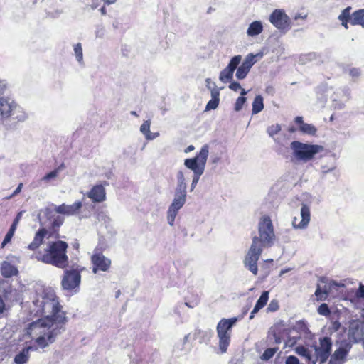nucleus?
Segmentation results:
<instances>
[{
	"label": "nucleus",
	"mask_w": 364,
	"mask_h": 364,
	"mask_svg": "<svg viewBox=\"0 0 364 364\" xmlns=\"http://www.w3.org/2000/svg\"><path fill=\"white\" fill-rule=\"evenodd\" d=\"M32 299L31 312L36 316L43 318L32 322L27 329V333L36 340L41 348H45L64 330L65 315L61 311L59 301L51 288L35 286Z\"/></svg>",
	"instance_id": "nucleus-1"
},
{
	"label": "nucleus",
	"mask_w": 364,
	"mask_h": 364,
	"mask_svg": "<svg viewBox=\"0 0 364 364\" xmlns=\"http://www.w3.org/2000/svg\"><path fill=\"white\" fill-rule=\"evenodd\" d=\"M68 244L61 240L50 242L43 252H38L35 256L38 261L63 269L68 266L66 255Z\"/></svg>",
	"instance_id": "nucleus-2"
},
{
	"label": "nucleus",
	"mask_w": 364,
	"mask_h": 364,
	"mask_svg": "<svg viewBox=\"0 0 364 364\" xmlns=\"http://www.w3.org/2000/svg\"><path fill=\"white\" fill-rule=\"evenodd\" d=\"M208 154L209 146L208 144H205L201 147L199 153L196 156V157L186 159L184 161L185 166L193 172V176L191 184V191H193L195 189L200 177L204 173Z\"/></svg>",
	"instance_id": "nucleus-3"
},
{
	"label": "nucleus",
	"mask_w": 364,
	"mask_h": 364,
	"mask_svg": "<svg viewBox=\"0 0 364 364\" xmlns=\"http://www.w3.org/2000/svg\"><path fill=\"white\" fill-rule=\"evenodd\" d=\"M11 117L18 122H24L28 118V115L14 100L6 97H1L0 124H4L6 121Z\"/></svg>",
	"instance_id": "nucleus-4"
},
{
	"label": "nucleus",
	"mask_w": 364,
	"mask_h": 364,
	"mask_svg": "<svg viewBox=\"0 0 364 364\" xmlns=\"http://www.w3.org/2000/svg\"><path fill=\"white\" fill-rule=\"evenodd\" d=\"M292 157L297 161L308 162L324 149L323 146L318 144L303 143L299 141H293L290 144Z\"/></svg>",
	"instance_id": "nucleus-5"
},
{
	"label": "nucleus",
	"mask_w": 364,
	"mask_h": 364,
	"mask_svg": "<svg viewBox=\"0 0 364 364\" xmlns=\"http://www.w3.org/2000/svg\"><path fill=\"white\" fill-rule=\"evenodd\" d=\"M186 197L187 185L176 184L173 199L166 213L167 223L170 226L173 227L174 225L176 217L179 210L186 203Z\"/></svg>",
	"instance_id": "nucleus-6"
},
{
	"label": "nucleus",
	"mask_w": 364,
	"mask_h": 364,
	"mask_svg": "<svg viewBox=\"0 0 364 364\" xmlns=\"http://www.w3.org/2000/svg\"><path fill=\"white\" fill-rule=\"evenodd\" d=\"M259 236H255L257 238L258 245L265 247L271 246L274 241L275 234L274 227L270 218L267 215H263L260 218L258 223Z\"/></svg>",
	"instance_id": "nucleus-7"
},
{
	"label": "nucleus",
	"mask_w": 364,
	"mask_h": 364,
	"mask_svg": "<svg viewBox=\"0 0 364 364\" xmlns=\"http://www.w3.org/2000/svg\"><path fill=\"white\" fill-rule=\"evenodd\" d=\"M237 321L236 317L223 318L217 325L216 331L219 339V348L223 353L227 351L230 342L232 328Z\"/></svg>",
	"instance_id": "nucleus-8"
},
{
	"label": "nucleus",
	"mask_w": 364,
	"mask_h": 364,
	"mask_svg": "<svg viewBox=\"0 0 364 364\" xmlns=\"http://www.w3.org/2000/svg\"><path fill=\"white\" fill-rule=\"evenodd\" d=\"M263 247H264L258 245L257 238H253L252 243L244 261L245 267L255 275L257 274V261L262 254Z\"/></svg>",
	"instance_id": "nucleus-9"
},
{
	"label": "nucleus",
	"mask_w": 364,
	"mask_h": 364,
	"mask_svg": "<svg viewBox=\"0 0 364 364\" xmlns=\"http://www.w3.org/2000/svg\"><path fill=\"white\" fill-rule=\"evenodd\" d=\"M269 21L279 31H287L291 28V19L283 9L274 10L269 15Z\"/></svg>",
	"instance_id": "nucleus-10"
},
{
	"label": "nucleus",
	"mask_w": 364,
	"mask_h": 364,
	"mask_svg": "<svg viewBox=\"0 0 364 364\" xmlns=\"http://www.w3.org/2000/svg\"><path fill=\"white\" fill-rule=\"evenodd\" d=\"M83 269H73L71 270H66L64 272L61 284L65 290H73L80 286L81 282L80 272Z\"/></svg>",
	"instance_id": "nucleus-11"
},
{
	"label": "nucleus",
	"mask_w": 364,
	"mask_h": 364,
	"mask_svg": "<svg viewBox=\"0 0 364 364\" xmlns=\"http://www.w3.org/2000/svg\"><path fill=\"white\" fill-rule=\"evenodd\" d=\"M343 284H338L334 281L326 282L324 279L320 280L317 284L315 296L318 301H325L329 294L338 287H343Z\"/></svg>",
	"instance_id": "nucleus-12"
},
{
	"label": "nucleus",
	"mask_w": 364,
	"mask_h": 364,
	"mask_svg": "<svg viewBox=\"0 0 364 364\" xmlns=\"http://www.w3.org/2000/svg\"><path fill=\"white\" fill-rule=\"evenodd\" d=\"M332 347L331 339L328 337H323L319 341V346H315L316 360L324 363L330 355Z\"/></svg>",
	"instance_id": "nucleus-13"
},
{
	"label": "nucleus",
	"mask_w": 364,
	"mask_h": 364,
	"mask_svg": "<svg viewBox=\"0 0 364 364\" xmlns=\"http://www.w3.org/2000/svg\"><path fill=\"white\" fill-rule=\"evenodd\" d=\"M242 60L240 55L231 58L228 65L220 73L219 80L223 83L230 82L233 78V73Z\"/></svg>",
	"instance_id": "nucleus-14"
},
{
	"label": "nucleus",
	"mask_w": 364,
	"mask_h": 364,
	"mask_svg": "<svg viewBox=\"0 0 364 364\" xmlns=\"http://www.w3.org/2000/svg\"><path fill=\"white\" fill-rule=\"evenodd\" d=\"M92 272H107L111 267V260L100 252H95L91 257Z\"/></svg>",
	"instance_id": "nucleus-15"
},
{
	"label": "nucleus",
	"mask_w": 364,
	"mask_h": 364,
	"mask_svg": "<svg viewBox=\"0 0 364 364\" xmlns=\"http://www.w3.org/2000/svg\"><path fill=\"white\" fill-rule=\"evenodd\" d=\"M348 338L355 343L363 341L364 344V321L353 320L350 322Z\"/></svg>",
	"instance_id": "nucleus-16"
},
{
	"label": "nucleus",
	"mask_w": 364,
	"mask_h": 364,
	"mask_svg": "<svg viewBox=\"0 0 364 364\" xmlns=\"http://www.w3.org/2000/svg\"><path fill=\"white\" fill-rule=\"evenodd\" d=\"M82 207V203L77 200L71 205L63 203L60 205H54V211L58 214H61L65 216H74L78 215Z\"/></svg>",
	"instance_id": "nucleus-17"
},
{
	"label": "nucleus",
	"mask_w": 364,
	"mask_h": 364,
	"mask_svg": "<svg viewBox=\"0 0 364 364\" xmlns=\"http://www.w3.org/2000/svg\"><path fill=\"white\" fill-rule=\"evenodd\" d=\"M300 215L301 220L299 221V219L294 217L292 220V226L294 229L304 230L307 228L310 222L311 214L309 206L304 204L301 208Z\"/></svg>",
	"instance_id": "nucleus-18"
},
{
	"label": "nucleus",
	"mask_w": 364,
	"mask_h": 364,
	"mask_svg": "<svg viewBox=\"0 0 364 364\" xmlns=\"http://www.w3.org/2000/svg\"><path fill=\"white\" fill-rule=\"evenodd\" d=\"M86 196L94 203H102L106 200V191L101 184L94 186Z\"/></svg>",
	"instance_id": "nucleus-19"
},
{
	"label": "nucleus",
	"mask_w": 364,
	"mask_h": 364,
	"mask_svg": "<svg viewBox=\"0 0 364 364\" xmlns=\"http://www.w3.org/2000/svg\"><path fill=\"white\" fill-rule=\"evenodd\" d=\"M48 231L45 228L39 229L33 240V241L28 245L27 248L30 250L34 251L37 250L41 244H43L45 237L46 236Z\"/></svg>",
	"instance_id": "nucleus-20"
},
{
	"label": "nucleus",
	"mask_w": 364,
	"mask_h": 364,
	"mask_svg": "<svg viewBox=\"0 0 364 364\" xmlns=\"http://www.w3.org/2000/svg\"><path fill=\"white\" fill-rule=\"evenodd\" d=\"M294 122L299 125V129L302 133L309 135H314L316 134V128L313 124L304 123L302 117H296Z\"/></svg>",
	"instance_id": "nucleus-21"
},
{
	"label": "nucleus",
	"mask_w": 364,
	"mask_h": 364,
	"mask_svg": "<svg viewBox=\"0 0 364 364\" xmlns=\"http://www.w3.org/2000/svg\"><path fill=\"white\" fill-rule=\"evenodd\" d=\"M348 350L343 348H338L331 355L329 364H343L347 355Z\"/></svg>",
	"instance_id": "nucleus-22"
},
{
	"label": "nucleus",
	"mask_w": 364,
	"mask_h": 364,
	"mask_svg": "<svg viewBox=\"0 0 364 364\" xmlns=\"http://www.w3.org/2000/svg\"><path fill=\"white\" fill-rule=\"evenodd\" d=\"M1 273L4 277L9 278L18 274L17 268L6 261L1 264Z\"/></svg>",
	"instance_id": "nucleus-23"
},
{
	"label": "nucleus",
	"mask_w": 364,
	"mask_h": 364,
	"mask_svg": "<svg viewBox=\"0 0 364 364\" xmlns=\"http://www.w3.org/2000/svg\"><path fill=\"white\" fill-rule=\"evenodd\" d=\"M150 127V120L144 121L140 127V132L145 136L146 140H154L159 136V132H151Z\"/></svg>",
	"instance_id": "nucleus-24"
},
{
	"label": "nucleus",
	"mask_w": 364,
	"mask_h": 364,
	"mask_svg": "<svg viewBox=\"0 0 364 364\" xmlns=\"http://www.w3.org/2000/svg\"><path fill=\"white\" fill-rule=\"evenodd\" d=\"M269 299V291H263L259 299L257 300L253 310L250 313V318H253L255 314L262 309L267 303Z\"/></svg>",
	"instance_id": "nucleus-25"
},
{
	"label": "nucleus",
	"mask_w": 364,
	"mask_h": 364,
	"mask_svg": "<svg viewBox=\"0 0 364 364\" xmlns=\"http://www.w3.org/2000/svg\"><path fill=\"white\" fill-rule=\"evenodd\" d=\"M263 57V53L259 52L257 54L249 53L245 58V60L242 63V65L250 70L251 68L258 60H261Z\"/></svg>",
	"instance_id": "nucleus-26"
},
{
	"label": "nucleus",
	"mask_w": 364,
	"mask_h": 364,
	"mask_svg": "<svg viewBox=\"0 0 364 364\" xmlns=\"http://www.w3.org/2000/svg\"><path fill=\"white\" fill-rule=\"evenodd\" d=\"M220 101V91L218 88H213L211 90V99L207 103L205 110L215 109Z\"/></svg>",
	"instance_id": "nucleus-27"
},
{
	"label": "nucleus",
	"mask_w": 364,
	"mask_h": 364,
	"mask_svg": "<svg viewBox=\"0 0 364 364\" xmlns=\"http://www.w3.org/2000/svg\"><path fill=\"white\" fill-rule=\"evenodd\" d=\"M263 31V25L259 21L252 22L247 30V35L250 37H255L259 35Z\"/></svg>",
	"instance_id": "nucleus-28"
},
{
	"label": "nucleus",
	"mask_w": 364,
	"mask_h": 364,
	"mask_svg": "<svg viewBox=\"0 0 364 364\" xmlns=\"http://www.w3.org/2000/svg\"><path fill=\"white\" fill-rule=\"evenodd\" d=\"M295 352L300 356L304 358L307 361L311 362L312 364H316V360L314 359V356L311 355L309 348L299 346L296 347Z\"/></svg>",
	"instance_id": "nucleus-29"
},
{
	"label": "nucleus",
	"mask_w": 364,
	"mask_h": 364,
	"mask_svg": "<svg viewBox=\"0 0 364 364\" xmlns=\"http://www.w3.org/2000/svg\"><path fill=\"white\" fill-rule=\"evenodd\" d=\"M350 23L353 26L360 25L364 28V9L357 10L353 13Z\"/></svg>",
	"instance_id": "nucleus-30"
},
{
	"label": "nucleus",
	"mask_w": 364,
	"mask_h": 364,
	"mask_svg": "<svg viewBox=\"0 0 364 364\" xmlns=\"http://www.w3.org/2000/svg\"><path fill=\"white\" fill-rule=\"evenodd\" d=\"M350 11H351V7L348 6L347 8H346L345 9H343L341 11V14L338 17V20L341 21V25L346 29L348 28V21H350V18H351Z\"/></svg>",
	"instance_id": "nucleus-31"
},
{
	"label": "nucleus",
	"mask_w": 364,
	"mask_h": 364,
	"mask_svg": "<svg viewBox=\"0 0 364 364\" xmlns=\"http://www.w3.org/2000/svg\"><path fill=\"white\" fill-rule=\"evenodd\" d=\"M31 347H27L23 348L18 354H17L14 358V361L17 364H24L29 358V350Z\"/></svg>",
	"instance_id": "nucleus-32"
},
{
	"label": "nucleus",
	"mask_w": 364,
	"mask_h": 364,
	"mask_svg": "<svg viewBox=\"0 0 364 364\" xmlns=\"http://www.w3.org/2000/svg\"><path fill=\"white\" fill-rule=\"evenodd\" d=\"M281 129L282 127L279 124H272L267 128V132L268 135L274 139L275 143H280L279 139L278 138H275L274 136L279 134Z\"/></svg>",
	"instance_id": "nucleus-33"
},
{
	"label": "nucleus",
	"mask_w": 364,
	"mask_h": 364,
	"mask_svg": "<svg viewBox=\"0 0 364 364\" xmlns=\"http://www.w3.org/2000/svg\"><path fill=\"white\" fill-rule=\"evenodd\" d=\"M264 108L263 97L261 95H257L252 102V114H256L260 112Z\"/></svg>",
	"instance_id": "nucleus-34"
},
{
	"label": "nucleus",
	"mask_w": 364,
	"mask_h": 364,
	"mask_svg": "<svg viewBox=\"0 0 364 364\" xmlns=\"http://www.w3.org/2000/svg\"><path fill=\"white\" fill-rule=\"evenodd\" d=\"M247 93L245 90H242V92L240 93V96L236 100V102L235 103L234 109L236 112H239L242 109L243 105L246 102V97H245L246 94Z\"/></svg>",
	"instance_id": "nucleus-35"
},
{
	"label": "nucleus",
	"mask_w": 364,
	"mask_h": 364,
	"mask_svg": "<svg viewBox=\"0 0 364 364\" xmlns=\"http://www.w3.org/2000/svg\"><path fill=\"white\" fill-rule=\"evenodd\" d=\"M73 50L77 61L81 65L83 64V53L82 44L80 43L75 44L73 46Z\"/></svg>",
	"instance_id": "nucleus-36"
},
{
	"label": "nucleus",
	"mask_w": 364,
	"mask_h": 364,
	"mask_svg": "<svg viewBox=\"0 0 364 364\" xmlns=\"http://www.w3.org/2000/svg\"><path fill=\"white\" fill-rule=\"evenodd\" d=\"M235 76L238 80H243L246 77L250 70L244 67L242 64L237 66Z\"/></svg>",
	"instance_id": "nucleus-37"
},
{
	"label": "nucleus",
	"mask_w": 364,
	"mask_h": 364,
	"mask_svg": "<svg viewBox=\"0 0 364 364\" xmlns=\"http://www.w3.org/2000/svg\"><path fill=\"white\" fill-rule=\"evenodd\" d=\"M107 31L102 24H98L95 26V35L96 38L102 39L105 37Z\"/></svg>",
	"instance_id": "nucleus-38"
},
{
	"label": "nucleus",
	"mask_w": 364,
	"mask_h": 364,
	"mask_svg": "<svg viewBox=\"0 0 364 364\" xmlns=\"http://www.w3.org/2000/svg\"><path fill=\"white\" fill-rule=\"evenodd\" d=\"M277 350V349L275 348H267V350H265V351L262 354V359L264 360H269L271 358H272L274 356Z\"/></svg>",
	"instance_id": "nucleus-39"
},
{
	"label": "nucleus",
	"mask_w": 364,
	"mask_h": 364,
	"mask_svg": "<svg viewBox=\"0 0 364 364\" xmlns=\"http://www.w3.org/2000/svg\"><path fill=\"white\" fill-rule=\"evenodd\" d=\"M64 223V218L61 215H56L53 217L51 222V226L53 228H59Z\"/></svg>",
	"instance_id": "nucleus-40"
},
{
	"label": "nucleus",
	"mask_w": 364,
	"mask_h": 364,
	"mask_svg": "<svg viewBox=\"0 0 364 364\" xmlns=\"http://www.w3.org/2000/svg\"><path fill=\"white\" fill-rule=\"evenodd\" d=\"M176 184L187 185L185 174L182 171H178L176 173Z\"/></svg>",
	"instance_id": "nucleus-41"
},
{
	"label": "nucleus",
	"mask_w": 364,
	"mask_h": 364,
	"mask_svg": "<svg viewBox=\"0 0 364 364\" xmlns=\"http://www.w3.org/2000/svg\"><path fill=\"white\" fill-rule=\"evenodd\" d=\"M58 174L57 173V171H55L54 170L50 171V173H47L42 178V181L48 182L51 180H53L58 177Z\"/></svg>",
	"instance_id": "nucleus-42"
},
{
	"label": "nucleus",
	"mask_w": 364,
	"mask_h": 364,
	"mask_svg": "<svg viewBox=\"0 0 364 364\" xmlns=\"http://www.w3.org/2000/svg\"><path fill=\"white\" fill-rule=\"evenodd\" d=\"M318 313L320 315L326 316L330 314V310L328 309V306L326 304H322L319 306L318 309Z\"/></svg>",
	"instance_id": "nucleus-43"
},
{
	"label": "nucleus",
	"mask_w": 364,
	"mask_h": 364,
	"mask_svg": "<svg viewBox=\"0 0 364 364\" xmlns=\"http://www.w3.org/2000/svg\"><path fill=\"white\" fill-rule=\"evenodd\" d=\"M348 73L352 77L357 78L360 75L361 71L359 68H351L348 70Z\"/></svg>",
	"instance_id": "nucleus-44"
},
{
	"label": "nucleus",
	"mask_w": 364,
	"mask_h": 364,
	"mask_svg": "<svg viewBox=\"0 0 364 364\" xmlns=\"http://www.w3.org/2000/svg\"><path fill=\"white\" fill-rule=\"evenodd\" d=\"M14 235V233L8 231V232L5 235V237L1 243V248H4L9 242H10Z\"/></svg>",
	"instance_id": "nucleus-45"
},
{
	"label": "nucleus",
	"mask_w": 364,
	"mask_h": 364,
	"mask_svg": "<svg viewBox=\"0 0 364 364\" xmlns=\"http://www.w3.org/2000/svg\"><path fill=\"white\" fill-rule=\"evenodd\" d=\"M229 88L235 92L240 91V92H242V90H244L237 82H231L229 85Z\"/></svg>",
	"instance_id": "nucleus-46"
},
{
	"label": "nucleus",
	"mask_w": 364,
	"mask_h": 364,
	"mask_svg": "<svg viewBox=\"0 0 364 364\" xmlns=\"http://www.w3.org/2000/svg\"><path fill=\"white\" fill-rule=\"evenodd\" d=\"M285 364H300V363L296 356L289 355L286 358Z\"/></svg>",
	"instance_id": "nucleus-47"
},
{
	"label": "nucleus",
	"mask_w": 364,
	"mask_h": 364,
	"mask_svg": "<svg viewBox=\"0 0 364 364\" xmlns=\"http://www.w3.org/2000/svg\"><path fill=\"white\" fill-rule=\"evenodd\" d=\"M278 309H279V305H278L277 301L272 300V301H271V302L269 303V304L267 307V311H270V312H273V311H277Z\"/></svg>",
	"instance_id": "nucleus-48"
},
{
	"label": "nucleus",
	"mask_w": 364,
	"mask_h": 364,
	"mask_svg": "<svg viewBox=\"0 0 364 364\" xmlns=\"http://www.w3.org/2000/svg\"><path fill=\"white\" fill-rule=\"evenodd\" d=\"M355 295L358 298L364 299V285L360 284L359 288L357 289L355 292Z\"/></svg>",
	"instance_id": "nucleus-49"
},
{
	"label": "nucleus",
	"mask_w": 364,
	"mask_h": 364,
	"mask_svg": "<svg viewBox=\"0 0 364 364\" xmlns=\"http://www.w3.org/2000/svg\"><path fill=\"white\" fill-rule=\"evenodd\" d=\"M22 187H23V183H19L18 187L16 188V190L14 191V193L9 196L8 197L9 199L11 198L12 197H14V196L17 195L18 193H19L21 191V189H22Z\"/></svg>",
	"instance_id": "nucleus-50"
},
{
	"label": "nucleus",
	"mask_w": 364,
	"mask_h": 364,
	"mask_svg": "<svg viewBox=\"0 0 364 364\" xmlns=\"http://www.w3.org/2000/svg\"><path fill=\"white\" fill-rule=\"evenodd\" d=\"M206 86L209 90H212L213 88H217L215 82H212L210 78H207L205 80Z\"/></svg>",
	"instance_id": "nucleus-51"
},
{
	"label": "nucleus",
	"mask_w": 364,
	"mask_h": 364,
	"mask_svg": "<svg viewBox=\"0 0 364 364\" xmlns=\"http://www.w3.org/2000/svg\"><path fill=\"white\" fill-rule=\"evenodd\" d=\"M333 101L334 102L333 105L334 109H341L343 107V104L341 102L337 101L336 99H333Z\"/></svg>",
	"instance_id": "nucleus-52"
},
{
	"label": "nucleus",
	"mask_w": 364,
	"mask_h": 364,
	"mask_svg": "<svg viewBox=\"0 0 364 364\" xmlns=\"http://www.w3.org/2000/svg\"><path fill=\"white\" fill-rule=\"evenodd\" d=\"M335 168H336V166L334 165H332L329 168H327L326 166H323L321 167V171H322L323 173H327L329 171H331L334 170Z\"/></svg>",
	"instance_id": "nucleus-53"
},
{
	"label": "nucleus",
	"mask_w": 364,
	"mask_h": 364,
	"mask_svg": "<svg viewBox=\"0 0 364 364\" xmlns=\"http://www.w3.org/2000/svg\"><path fill=\"white\" fill-rule=\"evenodd\" d=\"M6 88V83L3 80H0V95L3 94Z\"/></svg>",
	"instance_id": "nucleus-54"
},
{
	"label": "nucleus",
	"mask_w": 364,
	"mask_h": 364,
	"mask_svg": "<svg viewBox=\"0 0 364 364\" xmlns=\"http://www.w3.org/2000/svg\"><path fill=\"white\" fill-rule=\"evenodd\" d=\"M24 211H20L16 216L15 219L14 220V223L18 224L19 221L21 220L22 215L23 214Z\"/></svg>",
	"instance_id": "nucleus-55"
},
{
	"label": "nucleus",
	"mask_w": 364,
	"mask_h": 364,
	"mask_svg": "<svg viewBox=\"0 0 364 364\" xmlns=\"http://www.w3.org/2000/svg\"><path fill=\"white\" fill-rule=\"evenodd\" d=\"M17 226H18V224H16V223L13 222V223L11 224L9 231L14 233L16 230V228H17Z\"/></svg>",
	"instance_id": "nucleus-56"
},
{
	"label": "nucleus",
	"mask_w": 364,
	"mask_h": 364,
	"mask_svg": "<svg viewBox=\"0 0 364 364\" xmlns=\"http://www.w3.org/2000/svg\"><path fill=\"white\" fill-rule=\"evenodd\" d=\"M65 168L64 164H61L58 168H56L54 171H57V173L59 175V173Z\"/></svg>",
	"instance_id": "nucleus-57"
},
{
	"label": "nucleus",
	"mask_w": 364,
	"mask_h": 364,
	"mask_svg": "<svg viewBox=\"0 0 364 364\" xmlns=\"http://www.w3.org/2000/svg\"><path fill=\"white\" fill-rule=\"evenodd\" d=\"M104 2L105 4L109 5L114 4L116 2V0H105Z\"/></svg>",
	"instance_id": "nucleus-58"
},
{
	"label": "nucleus",
	"mask_w": 364,
	"mask_h": 364,
	"mask_svg": "<svg viewBox=\"0 0 364 364\" xmlns=\"http://www.w3.org/2000/svg\"><path fill=\"white\" fill-rule=\"evenodd\" d=\"M112 27L114 29H117L119 28V22L117 21H114L112 23Z\"/></svg>",
	"instance_id": "nucleus-59"
},
{
	"label": "nucleus",
	"mask_w": 364,
	"mask_h": 364,
	"mask_svg": "<svg viewBox=\"0 0 364 364\" xmlns=\"http://www.w3.org/2000/svg\"><path fill=\"white\" fill-rule=\"evenodd\" d=\"M100 12L102 14V15H106L107 14V10L105 9V6H102L101 9H100Z\"/></svg>",
	"instance_id": "nucleus-60"
},
{
	"label": "nucleus",
	"mask_w": 364,
	"mask_h": 364,
	"mask_svg": "<svg viewBox=\"0 0 364 364\" xmlns=\"http://www.w3.org/2000/svg\"><path fill=\"white\" fill-rule=\"evenodd\" d=\"M189 338V335H186L183 338V343L185 344L188 342Z\"/></svg>",
	"instance_id": "nucleus-61"
},
{
	"label": "nucleus",
	"mask_w": 364,
	"mask_h": 364,
	"mask_svg": "<svg viewBox=\"0 0 364 364\" xmlns=\"http://www.w3.org/2000/svg\"><path fill=\"white\" fill-rule=\"evenodd\" d=\"M194 149V146L193 145H190L187 147L186 152L191 151Z\"/></svg>",
	"instance_id": "nucleus-62"
},
{
	"label": "nucleus",
	"mask_w": 364,
	"mask_h": 364,
	"mask_svg": "<svg viewBox=\"0 0 364 364\" xmlns=\"http://www.w3.org/2000/svg\"><path fill=\"white\" fill-rule=\"evenodd\" d=\"M306 17V16H301L300 14H298V15H296V16H295V19L296 20V19H298V18H304V19Z\"/></svg>",
	"instance_id": "nucleus-63"
},
{
	"label": "nucleus",
	"mask_w": 364,
	"mask_h": 364,
	"mask_svg": "<svg viewBox=\"0 0 364 364\" xmlns=\"http://www.w3.org/2000/svg\"><path fill=\"white\" fill-rule=\"evenodd\" d=\"M334 327L338 329V326H340L339 323L335 322L333 324Z\"/></svg>",
	"instance_id": "nucleus-64"
}]
</instances>
